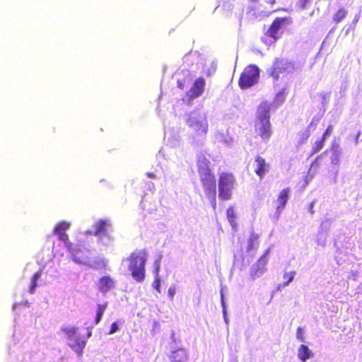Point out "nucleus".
I'll return each mask as SVG.
<instances>
[{
  "instance_id": "nucleus-1",
  "label": "nucleus",
  "mask_w": 362,
  "mask_h": 362,
  "mask_svg": "<svg viewBox=\"0 0 362 362\" xmlns=\"http://www.w3.org/2000/svg\"><path fill=\"white\" fill-rule=\"evenodd\" d=\"M210 161L203 155L197 159V172L205 195L211 200L213 208H216V180L210 167Z\"/></svg>"
},
{
  "instance_id": "nucleus-2",
  "label": "nucleus",
  "mask_w": 362,
  "mask_h": 362,
  "mask_svg": "<svg viewBox=\"0 0 362 362\" xmlns=\"http://www.w3.org/2000/svg\"><path fill=\"white\" fill-rule=\"evenodd\" d=\"M270 110L271 104L267 101L262 102L257 110V117L254 124L255 132L256 136L264 142H268L273 134L270 122Z\"/></svg>"
},
{
  "instance_id": "nucleus-3",
  "label": "nucleus",
  "mask_w": 362,
  "mask_h": 362,
  "mask_svg": "<svg viewBox=\"0 0 362 362\" xmlns=\"http://www.w3.org/2000/svg\"><path fill=\"white\" fill-rule=\"evenodd\" d=\"M148 254L145 250L134 251L127 258L128 269L132 278L137 282H143L146 277V264Z\"/></svg>"
},
{
  "instance_id": "nucleus-4",
  "label": "nucleus",
  "mask_w": 362,
  "mask_h": 362,
  "mask_svg": "<svg viewBox=\"0 0 362 362\" xmlns=\"http://www.w3.org/2000/svg\"><path fill=\"white\" fill-rule=\"evenodd\" d=\"M237 181L232 173L223 172L218 174V196L222 201L232 199L233 190L237 186Z\"/></svg>"
},
{
  "instance_id": "nucleus-5",
  "label": "nucleus",
  "mask_w": 362,
  "mask_h": 362,
  "mask_svg": "<svg viewBox=\"0 0 362 362\" xmlns=\"http://www.w3.org/2000/svg\"><path fill=\"white\" fill-rule=\"evenodd\" d=\"M259 78V69L255 64L247 66L240 74L238 86L241 89H247L257 83Z\"/></svg>"
},
{
  "instance_id": "nucleus-6",
  "label": "nucleus",
  "mask_w": 362,
  "mask_h": 362,
  "mask_svg": "<svg viewBox=\"0 0 362 362\" xmlns=\"http://www.w3.org/2000/svg\"><path fill=\"white\" fill-rule=\"evenodd\" d=\"M294 69V64L292 62L282 58H276L269 70V74L274 81H277L281 74L291 73Z\"/></svg>"
},
{
  "instance_id": "nucleus-7",
  "label": "nucleus",
  "mask_w": 362,
  "mask_h": 362,
  "mask_svg": "<svg viewBox=\"0 0 362 362\" xmlns=\"http://www.w3.org/2000/svg\"><path fill=\"white\" fill-rule=\"evenodd\" d=\"M187 124L197 135L205 136L207 133L208 124L206 118L200 114L190 113L187 119Z\"/></svg>"
},
{
  "instance_id": "nucleus-8",
  "label": "nucleus",
  "mask_w": 362,
  "mask_h": 362,
  "mask_svg": "<svg viewBox=\"0 0 362 362\" xmlns=\"http://www.w3.org/2000/svg\"><path fill=\"white\" fill-rule=\"evenodd\" d=\"M291 23L292 19L290 17L276 18L265 33V36L272 38L274 42L276 41L281 36V28Z\"/></svg>"
},
{
  "instance_id": "nucleus-9",
  "label": "nucleus",
  "mask_w": 362,
  "mask_h": 362,
  "mask_svg": "<svg viewBox=\"0 0 362 362\" xmlns=\"http://www.w3.org/2000/svg\"><path fill=\"white\" fill-rule=\"evenodd\" d=\"M269 249L266 250L264 254L251 267L250 274L252 279L259 277L266 271V265L268 262L267 257L269 255Z\"/></svg>"
},
{
  "instance_id": "nucleus-10",
  "label": "nucleus",
  "mask_w": 362,
  "mask_h": 362,
  "mask_svg": "<svg viewBox=\"0 0 362 362\" xmlns=\"http://www.w3.org/2000/svg\"><path fill=\"white\" fill-rule=\"evenodd\" d=\"M255 163L256 165L255 173L259 177V180H262L265 174L269 170V164L259 155L255 157Z\"/></svg>"
},
{
  "instance_id": "nucleus-11",
  "label": "nucleus",
  "mask_w": 362,
  "mask_h": 362,
  "mask_svg": "<svg viewBox=\"0 0 362 362\" xmlns=\"http://www.w3.org/2000/svg\"><path fill=\"white\" fill-rule=\"evenodd\" d=\"M289 194H290V189L288 187L283 189L279 194H278L277 197V206L275 212V216L276 218H279L281 213L284 209L286 204L289 198Z\"/></svg>"
},
{
  "instance_id": "nucleus-12",
  "label": "nucleus",
  "mask_w": 362,
  "mask_h": 362,
  "mask_svg": "<svg viewBox=\"0 0 362 362\" xmlns=\"http://www.w3.org/2000/svg\"><path fill=\"white\" fill-rule=\"evenodd\" d=\"M206 81L204 78L199 77L193 83L189 90V95L191 98L199 97L204 91Z\"/></svg>"
},
{
  "instance_id": "nucleus-13",
  "label": "nucleus",
  "mask_w": 362,
  "mask_h": 362,
  "mask_svg": "<svg viewBox=\"0 0 362 362\" xmlns=\"http://www.w3.org/2000/svg\"><path fill=\"white\" fill-rule=\"evenodd\" d=\"M69 227L70 223L69 222L60 221L55 226L54 233L58 236L60 240L66 243L69 241V236L66 233V230H68Z\"/></svg>"
},
{
  "instance_id": "nucleus-14",
  "label": "nucleus",
  "mask_w": 362,
  "mask_h": 362,
  "mask_svg": "<svg viewBox=\"0 0 362 362\" xmlns=\"http://www.w3.org/2000/svg\"><path fill=\"white\" fill-rule=\"evenodd\" d=\"M71 254V259L78 264H87L89 262V257L86 252L80 248H69Z\"/></svg>"
},
{
  "instance_id": "nucleus-15",
  "label": "nucleus",
  "mask_w": 362,
  "mask_h": 362,
  "mask_svg": "<svg viewBox=\"0 0 362 362\" xmlns=\"http://www.w3.org/2000/svg\"><path fill=\"white\" fill-rule=\"evenodd\" d=\"M115 286V281L109 276H103L99 279L97 286L100 291L106 293Z\"/></svg>"
},
{
  "instance_id": "nucleus-16",
  "label": "nucleus",
  "mask_w": 362,
  "mask_h": 362,
  "mask_svg": "<svg viewBox=\"0 0 362 362\" xmlns=\"http://www.w3.org/2000/svg\"><path fill=\"white\" fill-rule=\"evenodd\" d=\"M86 340L79 335L76 334L69 343L70 347L78 354L81 355L86 346Z\"/></svg>"
},
{
  "instance_id": "nucleus-17",
  "label": "nucleus",
  "mask_w": 362,
  "mask_h": 362,
  "mask_svg": "<svg viewBox=\"0 0 362 362\" xmlns=\"http://www.w3.org/2000/svg\"><path fill=\"white\" fill-rule=\"evenodd\" d=\"M110 226V223L107 220L100 219L94 223L95 230L93 235L95 236H101L107 235V228Z\"/></svg>"
},
{
  "instance_id": "nucleus-18",
  "label": "nucleus",
  "mask_w": 362,
  "mask_h": 362,
  "mask_svg": "<svg viewBox=\"0 0 362 362\" xmlns=\"http://www.w3.org/2000/svg\"><path fill=\"white\" fill-rule=\"evenodd\" d=\"M170 358V362H186L188 358L186 351L179 349L172 352Z\"/></svg>"
},
{
  "instance_id": "nucleus-19",
  "label": "nucleus",
  "mask_w": 362,
  "mask_h": 362,
  "mask_svg": "<svg viewBox=\"0 0 362 362\" xmlns=\"http://www.w3.org/2000/svg\"><path fill=\"white\" fill-rule=\"evenodd\" d=\"M312 356V352L309 349L308 346L305 344H301L298 349V358L305 362Z\"/></svg>"
},
{
  "instance_id": "nucleus-20",
  "label": "nucleus",
  "mask_w": 362,
  "mask_h": 362,
  "mask_svg": "<svg viewBox=\"0 0 362 362\" xmlns=\"http://www.w3.org/2000/svg\"><path fill=\"white\" fill-rule=\"evenodd\" d=\"M348 14V11L344 7L339 8L332 16V21L334 25H337L344 20Z\"/></svg>"
},
{
  "instance_id": "nucleus-21",
  "label": "nucleus",
  "mask_w": 362,
  "mask_h": 362,
  "mask_svg": "<svg viewBox=\"0 0 362 362\" xmlns=\"http://www.w3.org/2000/svg\"><path fill=\"white\" fill-rule=\"evenodd\" d=\"M227 219L229 221L233 228H235L237 226L236 223V214L233 206H229L226 210Z\"/></svg>"
},
{
  "instance_id": "nucleus-22",
  "label": "nucleus",
  "mask_w": 362,
  "mask_h": 362,
  "mask_svg": "<svg viewBox=\"0 0 362 362\" xmlns=\"http://www.w3.org/2000/svg\"><path fill=\"white\" fill-rule=\"evenodd\" d=\"M107 306V303L105 302L102 304H98L97 305V310H96V317L95 318V324L98 325L102 318V316L106 310Z\"/></svg>"
},
{
  "instance_id": "nucleus-23",
  "label": "nucleus",
  "mask_w": 362,
  "mask_h": 362,
  "mask_svg": "<svg viewBox=\"0 0 362 362\" xmlns=\"http://www.w3.org/2000/svg\"><path fill=\"white\" fill-rule=\"evenodd\" d=\"M42 270H38L36 272L31 279V283L30 285L29 291L30 293H33L35 292V288L37 287V281L40 279V277L42 276Z\"/></svg>"
},
{
  "instance_id": "nucleus-24",
  "label": "nucleus",
  "mask_w": 362,
  "mask_h": 362,
  "mask_svg": "<svg viewBox=\"0 0 362 362\" xmlns=\"http://www.w3.org/2000/svg\"><path fill=\"white\" fill-rule=\"evenodd\" d=\"M259 245L258 236L257 235H252L249 239L247 250L257 249Z\"/></svg>"
},
{
  "instance_id": "nucleus-25",
  "label": "nucleus",
  "mask_w": 362,
  "mask_h": 362,
  "mask_svg": "<svg viewBox=\"0 0 362 362\" xmlns=\"http://www.w3.org/2000/svg\"><path fill=\"white\" fill-rule=\"evenodd\" d=\"M324 138L321 137L319 140L316 141L312 148V154L319 152L325 145Z\"/></svg>"
},
{
  "instance_id": "nucleus-26",
  "label": "nucleus",
  "mask_w": 362,
  "mask_h": 362,
  "mask_svg": "<svg viewBox=\"0 0 362 362\" xmlns=\"http://www.w3.org/2000/svg\"><path fill=\"white\" fill-rule=\"evenodd\" d=\"M62 331L71 339L76 334V329L72 327H67L62 329Z\"/></svg>"
},
{
  "instance_id": "nucleus-27",
  "label": "nucleus",
  "mask_w": 362,
  "mask_h": 362,
  "mask_svg": "<svg viewBox=\"0 0 362 362\" xmlns=\"http://www.w3.org/2000/svg\"><path fill=\"white\" fill-rule=\"evenodd\" d=\"M296 274L295 272H286L284 274V279L285 280L284 286L288 285L290 282H291L294 278Z\"/></svg>"
},
{
  "instance_id": "nucleus-28",
  "label": "nucleus",
  "mask_w": 362,
  "mask_h": 362,
  "mask_svg": "<svg viewBox=\"0 0 362 362\" xmlns=\"http://www.w3.org/2000/svg\"><path fill=\"white\" fill-rule=\"evenodd\" d=\"M152 286L158 293H160V277H155L152 284Z\"/></svg>"
},
{
  "instance_id": "nucleus-29",
  "label": "nucleus",
  "mask_w": 362,
  "mask_h": 362,
  "mask_svg": "<svg viewBox=\"0 0 362 362\" xmlns=\"http://www.w3.org/2000/svg\"><path fill=\"white\" fill-rule=\"evenodd\" d=\"M296 338L300 341H305L303 329L300 327L297 328V330H296Z\"/></svg>"
},
{
  "instance_id": "nucleus-30",
  "label": "nucleus",
  "mask_w": 362,
  "mask_h": 362,
  "mask_svg": "<svg viewBox=\"0 0 362 362\" xmlns=\"http://www.w3.org/2000/svg\"><path fill=\"white\" fill-rule=\"evenodd\" d=\"M312 0H298V6L301 9H305L308 4L311 3Z\"/></svg>"
},
{
  "instance_id": "nucleus-31",
  "label": "nucleus",
  "mask_w": 362,
  "mask_h": 362,
  "mask_svg": "<svg viewBox=\"0 0 362 362\" xmlns=\"http://www.w3.org/2000/svg\"><path fill=\"white\" fill-rule=\"evenodd\" d=\"M159 272H160V261L156 260L154 262V268H153V273L155 277H159Z\"/></svg>"
},
{
  "instance_id": "nucleus-32",
  "label": "nucleus",
  "mask_w": 362,
  "mask_h": 362,
  "mask_svg": "<svg viewBox=\"0 0 362 362\" xmlns=\"http://www.w3.org/2000/svg\"><path fill=\"white\" fill-rule=\"evenodd\" d=\"M176 293V288L175 286H171L168 291V294L171 300L174 299L175 294Z\"/></svg>"
},
{
  "instance_id": "nucleus-33",
  "label": "nucleus",
  "mask_w": 362,
  "mask_h": 362,
  "mask_svg": "<svg viewBox=\"0 0 362 362\" xmlns=\"http://www.w3.org/2000/svg\"><path fill=\"white\" fill-rule=\"evenodd\" d=\"M331 162L332 164L337 165L339 162V154L335 151L331 158Z\"/></svg>"
},
{
  "instance_id": "nucleus-34",
  "label": "nucleus",
  "mask_w": 362,
  "mask_h": 362,
  "mask_svg": "<svg viewBox=\"0 0 362 362\" xmlns=\"http://www.w3.org/2000/svg\"><path fill=\"white\" fill-rule=\"evenodd\" d=\"M118 329V325L116 322H114L111 324L110 328L109 330V334H112L116 332Z\"/></svg>"
},
{
  "instance_id": "nucleus-35",
  "label": "nucleus",
  "mask_w": 362,
  "mask_h": 362,
  "mask_svg": "<svg viewBox=\"0 0 362 362\" xmlns=\"http://www.w3.org/2000/svg\"><path fill=\"white\" fill-rule=\"evenodd\" d=\"M177 85L180 89H181V90L184 89V88L185 86V79H178L177 81Z\"/></svg>"
},
{
  "instance_id": "nucleus-36",
  "label": "nucleus",
  "mask_w": 362,
  "mask_h": 362,
  "mask_svg": "<svg viewBox=\"0 0 362 362\" xmlns=\"http://www.w3.org/2000/svg\"><path fill=\"white\" fill-rule=\"evenodd\" d=\"M332 132V125H329L328 127L326 129L325 132L323 133L322 137L324 138V139H325L326 136L327 135H329V134H331Z\"/></svg>"
},
{
  "instance_id": "nucleus-37",
  "label": "nucleus",
  "mask_w": 362,
  "mask_h": 362,
  "mask_svg": "<svg viewBox=\"0 0 362 362\" xmlns=\"http://www.w3.org/2000/svg\"><path fill=\"white\" fill-rule=\"evenodd\" d=\"M301 136H302V141L301 143L307 141V139L309 138L310 136V133H309V131L308 130H306L305 132L302 133L301 134Z\"/></svg>"
},
{
  "instance_id": "nucleus-38",
  "label": "nucleus",
  "mask_w": 362,
  "mask_h": 362,
  "mask_svg": "<svg viewBox=\"0 0 362 362\" xmlns=\"http://www.w3.org/2000/svg\"><path fill=\"white\" fill-rule=\"evenodd\" d=\"M313 207H314V202H312L310 205H309V211L310 212L311 214H314V210H313Z\"/></svg>"
},
{
  "instance_id": "nucleus-39",
  "label": "nucleus",
  "mask_w": 362,
  "mask_h": 362,
  "mask_svg": "<svg viewBox=\"0 0 362 362\" xmlns=\"http://www.w3.org/2000/svg\"><path fill=\"white\" fill-rule=\"evenodd\" d=\"M146 175L149 177V178H155L156 177V175L153 173H151V172H148L146 173Z\"/></svg>"
},
{
  "instance_id": "nucleus-40",
  "label": "nucleus",
  "mask_w": 362,
  "mask_h": 362,
  "mask_svg": "<svg viewBox=\"0 0 362 362\" xmlns=\"http://www.w3.org/2000/svg\"><path fill=\"white\" fill-rule=\"evenodd\" d=\"M361 136V132L358 131L356 136V138H355V141L356 143H358V140H359V137Z\"/></svg>"
},
{
  "instance_id": "nucleus-41",
  "label": "nucleus",
  "mask_w": 362,
  "mask_h": 362,
  "mask_svg": "<svg viewBox=\"0 0 362 362\" xmlns=\"http://www.w3.org/2000/svg\"><path fill=\"white\" fill-rule=\"evenodd\" d=\"M267 2L271 5H274L276 4V0H267Z\"/></svg>"
},
{
  "instance_id": "nucleus-42",
  "label": "nucleus",
  "mask_w": 362,
  "mask_h": 362,
  "mask_svg": "<svg viewBox=\"0 0 362 362\" xmlns=\"http://www.w3.org/2000/svg\"><path fill=\"white\" fill-rule=\"evenodd\" d=\"M250 1H252V2L255 3V2H258L259 0H250Z\"/></svg>"
},
{
  "instance_id": "nucleus-43",
  "label": "nucleus",
  "mask_w": 362,
  "mask_h": 362,
  "mask_svg": "<svg viewBox=\"0 0 362 362\" xmlns=\"http://www.w3.org/2000/svg\"><path fill=\"white\" fill-rule=\"evenodd\" d=\"M314 120L313 119L312 122L310 124V126H311L313 124Z\"/></svg>"
}]
</instances>
